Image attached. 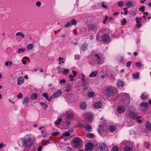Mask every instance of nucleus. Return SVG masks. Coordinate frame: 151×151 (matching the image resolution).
<instances>
[{"mask_svg":"<svg viewBox=\"0 0 151 151\" xmlns=\"http://www.w3.org/2000/svg\"><path fill=\"white\" fill-rule=\"evenodd\" d=\"M35 140V136L30 134H25L18 139V145L21 147L28 149L33 145Z\"/></svg>","mask_w":151,"mask_h":151,"instance_id":"obj_1","label":"nucleus"},{"mask_svg":"<svg viewBox=\"0 0 151 151\" xmlns=\"http://www.w3.org/2000/svg\"><path fill=\"white\" fill-rule=\"evenodd\" d=\"M116 91V88L113 86H108L106 88V93L108 96L112 95L114 92Z\"/></svg>","mask_w":151,"mask_h":151,"instance_id":"obj_2","label":"nucleus"},{"mask_svg":"<svg viewBox=\"0 0 151 151\" xmlns=\"http://www.w3.org/2000/svg\"><path fill=\"white\" fill-rule=\"evenodd\" d=\"M83 117L87 121L89 122L92 121L93 118V114L90 113H85L83 114Z\"/></svg>","mask_w":151,"mask_h":151,"instance_id":"obj_3","label":"nucleus"},{"mask_svg":"<svg viewBox=\"0 0 151 151\" xmlns=\"http://www.w3.org/2000/svg\"><path fill=\"white\" fill-rule=\"evenodd\" d=\"M95 56L96 57V60L98 64H101L104 62V56L97 54H95Z\"/></svg>","mask_w":151,"mask_h":151,"instance_id":"obj_4","label":"nucleus"},{"mask_svg":"<svg viewBox=\"0 0 151 151\" xmlns=\"http://www.w3.org/2000/svg\"><path fill=\"white\" fill-rule=\"evenodd\" d=\"M64 114L65 116H66L68 118L71 119L75 115V113L74 111L71 110L66 111Z\"/></svg>","mask_w":151,"mask_h":151,"instance_id":"obj_5","label":"nucleus"},{"mask_svg":"<svg viewBox=\"0 0 151 151\" xmlns=\"http://www.w3.org/2000/svg\"><path fill=\"white\" fill-rule=\"evenodd\" d=\"M74 144L77 147L78 146L83 143L82 140L80 138L75 137L74 139Z\"/></svg>","mask_w":151,"mask_h":151,"instance_id":"obj_6","label":"nucleus"},{"mask_svg":"<svg viewBox=\"0 0 151 151\" xmlns=\"http://www.w3.org/2000/svg\"><path fill=\"white\" fill-rule=\"evenodd\" d=\"M119 97L121 96H122L123 97L122 99L126 98L127 101V103L128 104L129 102V98L128 94L125 93H121L119 95Z\"/></svg>","mask_w":151,"mask_h":151,"instance_id":"obj_7","label":"nucleus"},{"mask_svg":"<svg viewBox=\"0 0 151 151\" xmlns=\"http://www.w3.org/2000/svg\"><path fill=\"white\" fill-rule=\"evenodd\" d=\"M93 145L91 143H88L85 146L86 151H91L93 149Z\"/></svg>","mask_w":151,"mask_h":151,"instance_id":"obj_8","label":"nucleus"},{"mask_svg":"<svg viewBox=\"0 0 151 151\" xmlns=\"http://www.w3.org/2000/svg\"><path fill=\"white\" fill-rule=\"evenodd\" d=\"M129 117L134 119H137L141 117V116H138L136 113L133 112H132L129 114Z\"/></svg>","mask_w":151,"mask_h":151,"instance_id":"obj_9","label":"nucleus"},{"mask_svg":"<svg viewBox=\"0 0 151 151\" xmlns=\"http://www.w3.org/2000/svg\"><path fill=\"white\" fill-rule=\"evenodd\" d=\"M102 40L105 42H110V38L107 34H104L101 37Z\"/></svg>","mask_w":151,"mask_h":151,"instance_id":"obj_10","label":"nucleus"},{"mask_svg":"<svg viewBox=\"0 0 151 151\" xmlns=\"http://www.w3.org/2000/svg\"><path fill=\"white\" fill-rule=\"evenodd\" d=\"M93 106L96 109H99L102 107V105L100 102L96 101L93 103Z\"/></svg>","mask_w":151,"mask_h":151,"instance_id":"obj_11","label":"nucleus"},{"mask_svg":"<svg viewBox=\"0 0 151 151\" xmlns=\"http://www.w3.org/2000/svg\"><path fill=\"white\" fill-rule=\"evenodd\" d=\"M147 107L148 105L147 103L142 102L140 105V109L141 111H143L144 110H145Z\"/></svg>","mask_w":151,"mask_h":151,"instance_id":"obj_12","label":"nucleus"},{"mask_svg":"<svg viewBox=\"0 0 151 151\" xmlns=\"http://www.w3.org/2000/svg\"><path fill=\"white\" fill-rule=\"evenodd\" d=\"M24 82V79L23 77L19 76L17 78V85H20L22 84Z\"/></svg>","mask_w":151,"mask_h":151,"instance_id":"obj_13","label":"nucleus"},{"mask_svg":"<svg viewBox=\"0 0 151 151\" xmlns=\"http://www.w3.org/2000/svg\"><path fill=\"white\" fill-rule=\"evenodd\" d=\"M71 89V85L70 84H68L65 86V91L66 92H68L70 91Z\"/></svg>","mask_w":151,"mask_h":151,"instance_id":"obj_14","label":"nucleus"},{"mask_svg":"<svg viewBox=\"0 0 151 151\" xmlns=\"http://www.w3.org/2000/svg\"><path fill=\"white\" fill-rule=\"evenodd\" d=\"M117 110L118 113L122 114L124 112L125 109L122 106H120L118 107Z\"/></svg>","mask_w":151,"mask_h":151,"instance_id":"obj_15","label":"nucleus"},{"mask_svg":"<svg viewBox=\"0 0 151 151\" xmlns=\"http://www.w3.org/2000/svg\"><path fill=\"white\" fill-rule=\"evenodd\" d=\"M124 122L125 123V124L126 126H127L129 127L134 126V122H131L130 123H129V120H128V122H127V121H126V120L125 119Z\"/></svg>","mask_w":151,"mask_h":151,"instance_id":"obj_16","label":"nucleus"},{"mask_svg":"<svg viewBox=\"0 0 151 151\" xmlns=\"http://www.w3.org/2000/svg\"><path fill=\"white\" fill-rule=\"evenodd\" d=\"M116 85L118 87H123L124 85V83L122 81L119 80L116 82Z\"/></svg>","mask_w":151,"mask_h":151,"instance_id":"obj_17","label":"nucleus"},{"mask_svg":"<svg viewBox=\"0 0 151 151\" xmlns=\"http://www.w3.org/2000/svg\"><path fill=\"white\" fill-rule=\"evenodd\" d=\"M61 93V91L60 90H58L57 91L55 92L53 95V97L55 98L58 97Z\"/></svg>","mask_w":151,"mask_h":151,"instance_id":"obj_18","label":"nucleus"},{"mask_svg":"<svg viewBox=\"0 0 151 151\" xmlns=\"http://www.w3.org/2000/svg\"><path fill=\"white\" fill-rule=\"evenodd\" d=\"M106 145L104 143H101L99 145V147L98 148L101 149V150H102L104 151H106L105 150V149L106 147Z\"/></svg>","mask_w":151,"mask_h":151,"instance_id":"obj_19","label":"nucleus"},{"mask_svg":"<svg viewBox=\"0 0 151 151\" xmlns=\"http://www.w3.org/2000/svg\"><path fill=\"white\" fill-rule=\"evenodd\" d=\"M145 126L146 128L149 131L151 130V124L150 122L147 121L146 122Z\"/></svg>","mask_w":151,"mask_h":151,"instance_id":"obj_20","label":"nucleus"},{"mask_svg":"<svg viewBox=\"0 0 151 151\" xmlns=\"http://www.w3.org/2000/svg\"><path fill=\"white\" fill-rule=\"evenodd\" d=\"M80 108L82 110H84L86 108V103L85 102H83L81 103Z\"/></svg>","mask_w":151,"mask_h":151,"instance_id":"obj_21","label":"nucleus"},{"mask_svg":"<svg viewBox=\"0 0 151 151\" xmlns=\"http://www.w3.org/2000/svg\"><path fill=\"white\" fill-rule=\"evenodd\" d=\"M29 98L28 97H27L23 99L22 103L23 104H24L29 103Z\"/></svg>","mask_w":151,"mask_h":151,"instance_id":"obj_22","label":"nucleus"},{"mask_svg":"<svg viewBox=\"0 0 151 151\" xmlns=\"http://www.w3.org/2000/svg\"><path fill=\"white\" fill-rule=\"evenodd\" d=\"M15 35L17 36H20L23 38H24L25 37V35L23 32H17L15 34Z\"/></svg>","mask_w":151,"mask_h":151,"instance_id":"obj_23","label":"nucleus"},{"mask_svg":"<svg viewBox=\"0 0 151 151\" xmlns=\"http://www.w3.org/2000/svg\"><path fill=\"white\" fill-rule=\"evenodd\" d=\"M124 151H132V149L131 147L129 146H126L124 148Z\"/></svg>","mask_w":151,"mask_h":151,"instance_id":"obj_24","label":"nucleus"},{"mask_svg":"<svg viewBox=\"0 0 151 151\" xmlns=\"http://www.w3.org/2000/svg\"><path fill=\"white\" fill-rule=\"evenodd\" d=\"M129 141H123L121 144V146L123 147L124 146L129 145Z\"/></svg>","mask_w":151,"mask_h":151,"instance_id":"obj_25","label":"nucleus"},{"mask_svg":"<svg viewBox=\"0 0 151 151\" xmlns=\"http://www.w3.org/2000/svg\"><path fill=\"white\" fill-rule=\"evenodd\" d=\"M62 121V119L61 118H58L57 119L55 122L54 124L55 125H58Z\"/></svg>","mask_w":151,"mask_h":151,"instance_id":"obj_26","label":"nucleus"},{"mask_svg":"<svg viewBox=\"0 0 151 151\" xmlns=\"http://www.w3.org/2000/svg\"><path fill=\"white\" fill-rule=\"evenodd\" d=\"M109 129L110 131L111 132H114L116 129V127L114 126H110Z\"/></svg>","mask_w":151,"mask_h":151,"instance_id":"obj_27","label":"nucleus"},{"mask_svg":"<svg viewBox=\"0 0 151 151\" xmlns=\"http://www.w3.org/2000/svg\"><path fill=\"white\" fill-rule=\"evenodd\" d=\"M98 74L97 71H95L91 72L89 75V76L91 77L95 76Z\"/></svg>","mask_w":151,"mask_h":151,"instance_id":"obj_28","label":"nucleus"},{"mask_svg":"<svg viewBox=\"0 0 151 151\" xmlns=\"http://www.w3.org/2000/svg\"><path fill=\"white\" fill-rule=\"evenodd\" d=\"M86 136L88 138H91L94 137V135L92 133H88L86 134Z\"/></svg>","mask_w":151,"mask_h":151,"instance_id":"obj_29","label":"nucleus"},{"mask_svg":"<svg viewBox=\"0 0 151 151\" xmlns=\"http://www.w3.org/2000/svg\"><path fill=\"white\" fill-rule=\"evenodd\" d=\"M37 97V94L35 93L32 94L31 95V98L32 99L35 100Z\"/></svg>","mask_w":151,"mask_h":151,"instance_id":"obj_30","label":"nucleus"},{"mask_svg":"<svg viewBox=\"0 0 151 151\" xmlns=\"http://www.w3.org/2000/svg\"><path fill=\"white\" fill-rule=\"evenodd\" d=\"M87 46L88 45L86 44H84L82 45V46L81 47L80 49L81 50L83 51H85L86 50Z\"/></svg>","mask_w":151,"mask_h":151,"instance_id":"obj_31","label":"nucleus"},{"mask_svg":"<svg viewBox=\"0 0 151 151\" xmlns=\"http://www.w3.org/2000/svg\"><path fill=\"white\" fill-rule=\"evenodd\" d=\"M69 70L68 69L63 68L62 70V72L64 75H67L68 74Z\"/></svg>","mask_w":151,"mask_h":151,"instance_id":"obj_32","label":"nucleus"},{"mask_svg":"<svg viewBox=\"0 0 151 151\" xmlns=\"http://www.w3.org/2000/svg\"><path fill=\"white\" fill-rule=\"evenodd\" d=\"M139 73H137L133 74V77L135 79H138L139 78Z\"/></svg>","mask_w":151,"mask_h":151,"instance_id":"obj_33","label":"nucleus"},{"mask_svg":"<svg viewBox=\"0 0 151 151\" xmlns=\"http://www.w3.org/2000/svg\"><path fill=\"white\" fill-rule=\"evenodd\" d=\"M92 127L91 126L89 125H86V130L88 132L91 131Z\"/></svg>","mask_w":151,"mask_h":151,"instance_id":"obj_34","label":"nucleus"},{"mask_svg":"<svg viewBox=\"0 0 151 151\" xmlns=\"http://www.w3.org/2000/svg\"><path fill=\"white\" fill-rule=\"evenodd\" d=\"M133 3L131 1H129L126 4V5L128 8H130L132 6Z\"/></svg>","mask_w":151,"mask_h":151,"instance_id":"obj_35","label":"nucleus"},{"mask_svg":"<svg viewBox=\"0 0 151 151\" xmlns=\"http://www.w3.org/2000/svg\"><path fill=\"white\" fill-rule=\"evenodd\" d=\"M140 97L142 100H146L147 98V96L146 94L142 93L141 96Z\"/></svg>","mask_w":151,"mask_h":151,"instance_id":"obj_36","label":"nucleus"},{"mask_svg":"<svg viewBox=\"0 0 151 151\" xmlns=\"http://www.w3.org/2000/svg\"><path fill=\"white\" fill-rule=\"evenodd\" d=\"M33 48V45L32 44H28L27 46V50H31Z\"/></svg>","mask_w":151,"mask_h":151,"instance_id":"obj_37","label":"nucleus"},{"mask_svg":"<svg viewBox=\"0 0 151 151\" xmlns=\"http://www.w3.org/2000/svg\"><path fill=\"white\" fill-rule=\"evenodd\" d=\"M25 51V48H22L19 49L18 50V52L19 54H20L22 53H24Z\"/></svg>","mask_w":151,"mask_h":151,"instance_id":"obj_38","label":"nucleus"},{"mask_svg":"<svg viewBox=\"0 0 151 151\" xmlns=\"http://www.w3.org/2000/svg\"><path fill=\"white\" fill-rule=\"evenodd\" d=\"M42 96L44 97H45L48 101H50V99H49L47 93H43L42 94Z\"/></svg>","mask_w":151,"mask_h":151,"instance_id":"obj_39","label":"nucleus"},{"mask_svg":"<svg viewBox=\"0 0 151 151\" xmlns=\"http://www.w3.org/2000/svg\"><path fill=\"white\" fill-rule=\"evenodd\" d=\"M94 94L95 93L94 92H89L88 93L87 96L89 97H92Z\"/></svg>","mask_w":151,"mask_h":151,"instance_id":"obj_40","label":"nucleus"},{"mask_svg":"<svg viewBox=\"0 0 151 151\" xmlns=\"http://www.w3.org/2000/svg\"><path fill=\"white\" fill-rule=\"evenodd\" d=\"M70 135V133H69V132H66L64 133L61 136V137H62L63 136L65 137H68V136H69Z\"/></svg>","mask_w":151,"mask_h":151,"instance_id":"obj_41","label":"nucleus"},{"mask_svg":"<svg viewBox=\"0 0 151 151\" xmlns=\"http://www.w3.org/2000/svg\"><path fill=\"white\" fill-rule=\"evenodd\" d=\"M81 75L82 77L81 78V80L83 83H84L85 81V76L83 73L81 74Z\"/></svg>","mask_w":151,"mask_h":151,"instance_id":"obj_42","label":"nucleus"},{"mask_svg":"<svg viewBox=\"0 0 151 151\" xmlns=\"http://www.w3.org/2000/svg\"><path fill=\"white\" fill-rule=\"evenodd\" d=\"M71 25H75L77 23V22L75 19H72L70 21Z\"/></svg>","mask_w":151,"mask_h":151,"instance_id":"obj_43","label":"nucleus"},{"mask_svg":"<svg viewBox=\"0 0 151 151\" xmlns=\"http://www.w3.org/2000/svg\"><path fill=\"white\" fill-rule=\"evenodd\" d=\"M82 86L83 87V89L84 90H86L87 88V86L85 82L83 83L82 84Z\"/></svg>","mask_w":151,"mask_h":151,"instance_id":"obj_44","label":"nucleus"},{"mask_svg":"<svg viewBox=\"0 0 151 151\" xmlns=\"http://www.w3.org/2000/svg\"><path fill=\"white\" fill-rule=\"evenodd\" d=\"M89 27L91 29L94 30L96 29V26L94 24H92L89 25Z\"/></svg>","mask_w":151,"mask_h":151,"instance_id":"obj_45","label":"nucleus"},{"mask_svg":"<svg viewBox=\"0 0 151 151\" xmlns=\"http://www.w3.org/2000/svg\"><path fill=\"white\" fill-rule=\"evenodd\" d=\"M135 64L136 66L138 67H142V63L139 62H137L135 63Z\"/></svg>","mask_w":151,"mask_h":151,"instance_id":"obj_46","label":"nucleus"},{"mask_svg":"<svg viewBox=\"0 0 151 151\" xmlns=\"http://www.w3.org/2000/svg\"><path fill=\"white\" fill-rule=\"evenodd\" d=\"M118 5L119 7H121L123 5V2L122 1H119L118 2Z\"/></svg>","mask_w":151,"mask_h":151,"instance_id":"obj_47","label":"nucleus"},{"mask_svg":"<svg viewBox=\"0 0 151 151\" xmlns=\"http://www.w3.org/2000/svg\"><path fill=\"white\" fill-rule=\"evenodd\" d=\"M112 151H118V148L116 146L112 148Z\"/></svg>","mask_w":151,"mask_h":151,"instance_id":"obj_48","label":"nucleus"},{"mask_svg":"<svg viewBox=\"0 0 151 151\" xmlns=\"http://www.w3.org/2000/svg\"><path fill=\"white\" fill-rule=\"evenodd\" d=\"M80 58V56L78 55H76L75 56V59L76 60H79Z\"/></svg>","mask_w":151,"mask_h":151,"instance_id":"obj_49","label":"nucleus"},{"mask_svg":"<svg viewBox=\"0 0 151 151\" xmlns=\"http://www.w3.org/2000/svg\"><path fill=\"white\" fill-rule=\"evenodd\" d=\"M68 77L70 78V81H73L74 80V76L71 75L69 76Z\"/></svg>","mask_w":151,"mask_h":151,"instance_id":"obj_50","label":"nucleus"},{"mask_svg":"<svg viewBox=\"0 0 151 151\" xmlns=\"http://www.w3.org/2000/svg\"><path fill=\"white\" fill-rule=\"evenodd\" d=\"M72 25L70 21L68 22L65 25V27H68L69 26Z\"/></svg>","mask_w":151,"mask_h":151,"instance_id":"obj_51","label":"nucleus"},{"mask_svg":"<svg viewBox=\"0 0 151 151\" xmlns=\"http://www.w3.org/2000/svg\"><path fill=\"white\" fill-rule=\"evenodd\" d=\"M139 9L140 11H141L142 12H143L145 11V7L144 6H142L141 7L139 8Z\"/></svg>","mask_w":151,"mask_h":151,"instance_id":"obj_52","label":"nucleus"},{"mask_svg":"<svg viewBox=\"0 0 151 151\" xmlns=\"http://www.w3.org/2000/svg\"><path fill=\"white\" fill-rule=\"evenodd\" d=\"M126 19L124 18L123 20L121 21L122 24V25H124L126 23Z\"/></svg>","mask_w":151,"mask_h":151,"instance_id":"obj_53","label":"nucleus"},{"mask_svg":"<svg viewBox=\"0 0 151 151\" xmlns=\"http://www.w3.org/2000/svg\"><path fill=\"white\" fill-rule=\"evenodd\" d=\"M23 95L22 93H19L17 96V97L18 98H21L23 97Z\"/></svg>","mask_w":151,"mask_h":151,"instance_id":"obj_54","label":"nucleus"},{"mask_svg":"<svg viewBox=\"0 0 151 151\" xmlns=\"http://www.w3.org/2000/svg\"><path fill=\"white\" fill-rule=\"evenodd\" d=\"M144 145H145V146L146 147H147V148H149V146L150 145H149V144L148 143V142H145V143H144Z\"/></svg>","mask_w":151,"mask_h":151,"instance_id":"obj_55","label":"nucleus"},{"mask_svg":"<svg viewBox=\"0 0 151 151\" xmlns=\"http://www.w3.org/2000/svg\"><path fill=\"white\" fill-rule=\"evenodd\" d=\"M102 6L103 8H105L106 9L108 8L107 6L106 5H104V2H103L102 3Z\"/></svg>","mask_w":151,"mask_h":151,"instance_id":"obj_56","label":"nucleus"},{"mask_svg":"<svg viewBox=\"0 0 151 151\" xmlns=\"http://www.w3.org/2000/svg\"><path fill=\"white\" fill-rule=\"evenodd\" d=\"M136 26L138 28H139L142 26V24H141L140 23H137L136 24Z\"/></svg>","mask_w":151,"mask_h":151,"instance_id":"obj_57","label":"nucleus"},{"mask_svg":"<svg viewBox=\"0 0 151 151\" xmlns=\"http://www.w3.org/2000/svg\"><path fill=\"white\" fill-rule=\"evenodd\" d=\"M36 5L37 6H40L41 5V3L40 1H38L36 3Z\"/></svg>","mask_w":151,"mask_h":151,"instance_id":"obj_58","label":"nucleus"},{"mask_svg":"<svg viewBox=\"0 0 151 151\" xmlns=\"http://www.w3.org/2000/svg\"><path fill=\"white\" fill-rule=\"evenodd\" d=\"M72 72L73 73V76H74H74H76L77 75V73L76 71H74V70H73L72 71Z\"/></svg>","mask_w":151,"mask_h":151,"instance_id":"obj_59","label":"nucleus"},{"mask_svg":"<svg viewBox=\"0 0 151 151\" xmlns=\"http://www.w3.org/2000/svg\"><path fill=\"white\" fill-rule=\"evenodd\" d=\"M131 62L130 61L128 62L126 64L127 66V67H129L131 65Z\"/></svg>","mask_w":151,"mask_h":151,"instance_id":"obj_60","label":"nucleus"},{"mask_svg":"<svg viewBox=\"0 0 151 151\" xmlns=\"http://www.w3.org/2000/svg\"><path fill=\"white\" fill-rule=\"evenodd\" d=\"M60 134V133L59 132H55L54 133H52V135H58Z\"/></svg>","mask_w":151,"mask_h":151,"instance_id":"obj_61","label":"nucleus"},{"mask_svg":"<svg viewBox=\"0 0 151 151\" xmlns=\"http://www.w3.org/2000/svg\"><path fill=\"white\" fill-rule=\"evenodd\" d=\"M66 81L64 80L61 79L60 80V84L64 83Z\"/></svg>","mask_w":151,"mask_h":151,"instance_id":"obj_62","label":"nucleus"},{"mask_svg":"<svg viewBox=\"0 0 151 151\" xmlns=\"http://www.w3.org/2000/svg\"><path fill=\"white\" fill-rule=\"evenodd\" d=\"M139 19V18L138 17H137L136 18L135 20L136 21V22L137 23H139V22H140V21Z\"/></svg>","mask_w":151,"mask_h":151,"instance_id":"obj_63","label":"nucleus"},{"mask_svg":"<svg viewBox=\"0 0 151 151\" xmlns=\"http://www.w3.org/2000/svg\"><path fill=\"white\" fill-rule=\"evenodd\" d=\"M50 141L49 140H46L45 141V142L44 144L45 145H47V144H50Z\"/></svg>","mask_w":151,"mask_h":151,"instance_id":"obj_64","label":"nucleus"}]
</instances>
